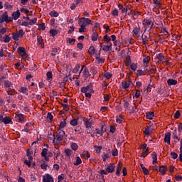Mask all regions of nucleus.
Here are the masks:
<instances>
[{
  "label": "nucleus",
  "instance_id": "f257e3e1",
  "mask_svg": "<svg viewBox=\"0 0 182 182\" xmlns=\"http://www.w3.org/2000/svg\"><path fill=\"white\" fill-rule=\"evenodd\" d=\"M65 134V131L58 129V130L55 132V134H53L52 143L54 144L60 145L62 144L61 141H63Z\"/></svg>",
  "mask_w": 182,
  "mask_h": 182
},
{
  "label": "nucleus",
  "instance_id": "f03ea898",
  "mask_svg": "<svg viewBox=\"0 0 182 182\" xmlns=\"http://www.w3.org/2000/svg\"><path fill=\"white\" fill-rule=\"evenodd\" d=\"M79 23L86 28L87 26L92 24V21L89 18L81 17L78 21Z\"/></svg>",
  "mask_w": 182,
  "mask_h": 182
},
{
  "label": "nucleus",
  "instance_id": "7ed1b4c3",
  "mask_svg": "<svg viewBox=\"0 0 182 182\" xmlns=\"http://www.w3.org/2000/svg\"><path fill=\"white\" fill-rule=\"evenodd\" d=\"M87 92L90 93H94L93 85L92 83L89 84V85L86 87H81V92L86 93Z\"/></svg>",
  "mask_w": 182,
  "mask_h": 182
},
{
  "label": "nucleus",
  "instance_id": "20e7f679",
  "mask_svg": "<svg viewBox=\"0 0 182 182\" xmlns=\"http://www.w3.org/2000/svg\"><path fill=\"white\" fill-rule=\"evenodd\" d=\"M152 23H154V22L151 21V18H144V21H143V26L145 28V30H144V33L145 31H146V30L148 28V26H151Z\"/></svg>",
  "mask_w": 182,
  "mask_h": 182
},
{
  "label": "nucleus",
  "instance_id": "39448f33",
  "mask_svg": "<svg viewBox=\"0 0 182 182\" xmlns=\"http://www.w3.org/2000/svg\"><path fill=\"white\" fill-rule=\"evenodd\" d=\"M94 124V121L92 119H87L84 121V125L86 128H92Z\"/></svg>",
  "mask_w": 182,
  "mask_h": 182
},
{
  "label": "nucleus",
  "instance_id": "423d86ee",
  "mask_svg": "<svg viewBox=\"0 0 182 182\" xmlns=\"http://www.w3.org/2000/svg\"><path fill=\"white\" fill-rule=\"evenodd\" d=\"M14 119L16 122H18L19 123H23V122H24L25 119H24V114H16L14 117Z\"/></svg>",
  "mask_w": 182,
  "mask_h": 182
},
{
  "label": "nucleus",
  "instance_id": "0eeeda50",
  "mask_svg": "<svg viewBox=\"0 0 182 182\" xmlns=\"http://www.w3.org/2000/svg\"><path fill=\"white\" fill-rule=\"evenodd\" d=\"M114 164H109L106 168L107 171L108 172V173H112L114 172Z\"/></svg>",
  "mask_w": 182,
  "mask_h": 182
},
{
  "label": "nucleus",
  "instance_id": "6e6552de",
  "mask_svg": "<svg viewBox=\"0 0 182 182\" xmlns=\"http://www.w3.org/2000/svg\"><path fill=\"white\" fill-rule=\"evenodd\" d=\"M43 182H54V179L49 175V173H47L43 177Z\"/></svg>",
  "mask_w": 182,
  "mask_h": 182
},
{
  "label": "nucleus",
  "instance_id": "1a4fd4ad",
  "mask_svg": "<svg viewBox=\"0 0 182 182\" xmlns=\"http://www.w3.org/2000/svg\"><path fill=\"white\" fill-rule=\"evenodd\" d=\"M154 129L151 127V125H148L147 127L145 129L144 133L145 135L149 136L152 132H153Z\"/></svg>",
  "mask_w": 182,
  "mask_h": 182
},
{
  "label": "nucleus",
  "instance_id": "9d476101",
  "mask_svg": "<svg viewBox=\"0 0 182 182\" xmlns=\"http://www.w3.org/2000/svg\"><path fill=\"white\" fill-rule=\"evenodd\" d=\"M171 132H167L166 134H165L164 136V142L167 143L168 145L171 144Z\"/></svg>",
  "mask_w": 182,
  "mask_h": 182
},
{
  "label": "nucleus",
  "instance_id": "9b49d317",
  "mask_svg": "<svg viewBox=\"0 0 182 182\" xmlns=\"http://www.w3.org/2000/svg\"><path fill=\"white\" fill-rule=\"evenodd\" d=\"M2 123H4L5 124H12L13 122H12V120L11 119V118L9 117L6 116V117H4V118L3 117Z\"/></svg>",
  "mask_w": 182,
  "mask_h": 182
},
{
  "label": "nucleus",
  "instance_id": "f8f14e48",
  "mask_svg": "<svg viewBox=\"0 0 182 182\" xmlns=\"http://www.w3.org/2000/svg\"><path fill=\"white\" fill-rule=\"evenodd\" d=\"M7 18H8V14L7 12H5L0 17V23H2L4 22L7 23Z\"/></svg>",
  "mask_w": 182,
  "mask_h": 182
},
{
  "label": "nucleus",
  "instance_id": "ddd939ff",
  "mask_svg": "<svg viewBox=\"0 0 182 182\" xmlns=\"http://www.w3.org/2000/svg\"><path fill=\"white\" fill-rule=\"evenodd\" d=\"M17 51L21 56H25L26 55V50L24 47H18Z\"/></svg>",
  "mask_w": 182,
  "mask_h": 182
},
{
  "label": "nucleus",
  "instance_id": "4468645a",
  "mask_svg": "<svg viewBox=\"0 0 182 182\" xmlns=\"http://www.w3.org/2000/svg\"><path fill=\"white\" fill-rule=\"evenodd\" d=\"M6 92L9 95H14L16 93V91L14 87L6 89Z\"/></svg>",
  "mask_w": 182,
  "mask_h": 182
},
{
  "label": "nucleus",
  "instance_id": "2eb2a0df",
  "mask_svg": "<svg viewBox=\"0 0 182 182\" xmlns=\"http://www.w3.org/2000/svg\"><path fill=\"white\" fill-rule=\"evenodd\" d=\"M167 83L168 86L176 85L178 84V80L173 79H168Z\"/></svg>",
  "mask_w": 182,
  "mask_h": 182
},
{
  "label": "nucleus",
  "instance_id": "dca6fc26",
  "mask_svg": "<svg viewBox=\"0 0 182 182\" xmlns=\"http://www.w3.org/2000/svg\"><path fill=\"white\" fill-rule=\"evenodd\" d=\"M159 171L161 173L162 176L166 175V172L167 171V166L165 165L160 166Z\"/></svg>",
  "mask_w": 182,
  "mask_h": 182
},
{
  "label": "nucleus",
  "instance_id": "f3484780",
  "mask_svg": "<svg viewBox=\"0 0 182 182\" xmlns=\"http://www.w3.org/2000/svg\"><path fill=\"white\" fill-rule=\"evenodd\" d=\"M82 74H83V76L85 77V78H88L91 76L90 73V71L87 68V67H85V69L82 72Z\"/></svg>",
  "mask_w": 182,
  "mask_h": 182
},
{
  "label": "nucleus",
  "instance_id": "a211bd4d",
  "mask_svg": "<svg viewBox=\"0 0 182 182\" xmlns=\"http://www.w3.org/2000/svg\"><path fill=\"white\" fill-rule=\"evenodd\" d=\"M20 16H21V13L19 11V10H17L16 12H14L12 14V17L15 21L18 20V18L20 17Z\"/></svg>",
  "mask_w": 182,
  "mask_h": 182
},
{
  "label": "nucleus",
  "instance_id": "6ab92c4d",
  "mask_svg": "<svg viewBox=\"0 0 182 182\" xmlns=\"http://www.w3.org/2000/svg\"><path fill=\"white\" fill-rule=\"evenodd\" d=\"M151 156H152V159H153L152 164L155 165L157 163V161H158L157 154L155 151H154L151 154Z\"/></svg>",
  "mask_w": 182,
  "mask_h": 182
},
{
  "label": "nucleus",
  "instance_id": "aec40b11",
  "mask_svg": "<svg viewBox=\"0 0 182 182\" xmlns=\"http://www.w3.org/2000/svg\"><path fill=\"white\" fill-rule=\"evenodd\" d=\"M122 164L121 162L118 163V166H117V170L116 172V175L117 176H120L121 171H122Z\"/></svg>",
  "mask_w": 182,
  "mask_h": 182
},
{
  "label": "nucleus",
  "instance_id": "412c9836",
  "mask_svg": "<svg viewBox=\"0 0 182 182\" xmlns=\"http://www.w3.org/2000/svg\"><path fill=\"white\" fill-rule=\"evenodd\" d=\"M154 8L156 9H161V2L159 1V0H154Z\"/></svg>",
  "mask_w": 182,
  "mask_h": 182
},
{
  "label": "nucleus",
  "instance_id": "4be33fe9",
  "mask_svg": "<svg viewBox=\"0 0 182 182\" xmlns=\"http://www.w3.org/2000/svg\"><path fill=\"white\" fill-rule=\"evenodd\" d=\"M172 137L173 139H177L178 141L181 140V138H178V132H177V129H174L172 132Z\"/></svg>",
  "mask_w": 182,
  "mask_h": 182
},
{
  "label": "nucleus",
  "instance_id": "5701e85b",
  "mask_svg": "<svg viewBox=\"0 0 182 182\" xmlns=\"http://www.w3.org/2000/svg\"><path fill=\"white\" fill-rule=\"evenodd\" d=\"M156 59H158L161 62H164V60H166V58H165L164 54H162V53L157 54Z\"/></svg>",
  "mask_w": 182,
  "mask_h": 182
},
{
  "label": "nucleus",
  "instance_id": "b1692460",
  "mask_svg": "<svg viewBox=\"0 0 182 182\" xmlns=\"http://www.w3.org/2000/svg\"><path fill=\"white\" fill-rule=\"evenodd\" d=\"M99 38V34L96 32L92 33V41L96 42Z\"/></svg>",
  "mask_w": 182,
  "mask_h": 182
},
{
  "label": "nucleus",
  "instance_id": "393cba45",
  "mask_svg": "<svg viewBox=\"0 0 182 182\" xmlns=\"http://www.w3.org/2000/svg\"><path fill=\"white\" fill-rule=\"evenodd\" d=\"M112 44H111V46H104V47L102 48V50L105 52H109L112 50Z\"/></svg>",
  "mask_w": 182,
  "mask_h": 182
},
{
  "label": "nucleus",
  "instance_id": "a878e982",
  "mask_svg": "<svg viewBox=\"0 0 182 182\" xmlns=\"http://www.w3.org/2000/svg\"><path fill=\"white\" fill-rule=\"evenodd\" d=\"M140 26H139L138 27H135L134 29H133L132 33L135 36H137L140 32Z\"/></svg>",
  "mask_w": 182,
  "mask_h": 182
},
{
  "label": "nucleus",
  "instance_id": "bb28decb",
  "mask_svg": "<svg viewBox=\"0 0 182 182\" xmlns=\"http://www.w3.org/2000/svg\"><path fill=\"white\" fill-rule=\"evenodd\" d=\"M149 151V148L144 149L143 151H142V154H141V156L145 158L146 156H148Z\"/></svg>",
  "mask_w": 182,
  "mask_h": 182
},
{
  "label": "nucleus",
  "instance_id": "cd10ccee",
  "mask_svg": "<svg viewBox=\"0 0 182 182\" xmlns=\"http://www.w3.org/2000/svg\"><path fill=\"white\" fill-rule=\"evenodd\" d=\"M82 157L85 159H88L89 158H90V154L88 151H83L82 153Z\"/></svg>",
  "mask_w": 182,
  "mask_h": 182
},
{
  "label": "nucleus",
  "instance_id": "c85d7f7f",
  "mask_svg": "<svg viewBox=\"0 0 182 182\" xmlns=\"http://www.w3.org/2000/svg\"><path fill=\"white\" fill-rule=\"evenodd\" d=\"M4 86L8 89L11 88L13 87L12 82L9 80H6V81H4Z\"/></svg>",
  "mask_w": 182,
  "mask_h": 182
},
{
  "label": "nucleus",
  "instance_id": "c756f323",
  "mask_svg": "<svg viewBox=\"0 0 182 182\" xmlns=\"http://www.w3.org/2000/svg\"><path fill=\"white\" fill-rule=\"evenodd\" d=\"M67 80H66V78H64L63 82H59V87L62 89H65V85H66Z\"/></svg>",
  "mask_w": 182,
  "mask_h": 182
},
{
  "label": "nucleus",
  "instance_id": "7c9ffc66",
  "mask_svg": "<svg viewBox=\"0 0 182 182\" xmlns=\"http://www.w3.org/2000/svg\"><path fill=\"white\" fill-rule=\"evenodd\" d=\"M129 11H130L129 6H126L125 8H124V7L122 8V9L121 10V12L122 14H125V15H127V12Z\"/></svg>",
  "mask_w": 182,
  "mask_h": 182
},
{
  "label": "nucleus",
  "instance_id": "2f4dec72",
  "mask_svg": "<svg viewBox=\"0 0 182 182\" xmlns=\"http://www.w3.org/2000/svg\"><path fill=\"white\" fill-rule=\"evenodd\" d=\"M50 34L52 37H55L58 34V31L57 30H55V29H51L50 31Z\"/></svg>",
  "mask_w": 182,
  "mask_h": 182
},
{
  "label": "nucleus",
  "instance_id": "473e14b6",
  "mask_svg": "<svg viewBox=\"0 0 182 182\" xmlns=\"http://www.w3.org/2000/svg\"><path fill=\"white\" fill-rule=\"evenodd\" d=\"M49 14L51 17L54 18H58L59 16V14L55 11V10H53Z\"/></svg>",
  "mask_w": 182,
  "mask_h": 182
},
{
  "label": "nucleus",
  "instance_id": "72a5a7b5",
  "mask_svg": "<svg viewBox=\"0 0 182 182\" xmlns=\"http://www.w3.org/2000/svg\"><path fill=\"white\" fill-rule=\"evenodd\" d=\"M122 86L123 87V88L127 89L130 87V83H128V82L127 81H122Z\"/></svg>",
  "mask_w": 182,
  "mask_h": 182
},
{
  "label": "nucleus",
  "instance_id": "f704fd0d",
  "mask_svg": "<svg viewBox=\"0 0 182 182\" xmlns=\"http://www.w3.org/2000/svg\"><path fill=\"white\" fill-rule=\"evenodd\" d=\"M112 76L113 75L110 73L105 72L103 73V77H106L107 79H110L112 77Z\"/></svg>",
  "mask_w": 182,
  "mask_h": 182
},
{
  "label": "nucleus",
  "instance_id": "c9c22d12",
  "mask_svg": "<svg viewBox=\"0 0 182 182\" xmlns=\"http://www.w3.org/2000/svg\"><path fill=\"white\" fill-rule=\"evenodd\" d=\"M82 164V159L80 158V156H76V161L74 162L75 166H78Z\"/></svg>",
  "mask_w": 182,
  "mask_h": 182
},
{
  "label": "nucleus",
  "instance_id": "e433bc0d",
  "mask_svg": "<svg viewBox=\"0 0 182 182\" xmlns=\"http://www.w3.org/2000/svg\"><path fill=\"white\" fill-rule=\"evenodd\" d=\"M80 68V65L79 64L75 65L74 69H73V73L77 74Z\"/></svg>",
  "mask_w": 182,
  "mask_h": 182
},
{
  "label": "nucleus",
  "instance_id": "4c0bfd02",
  "mask_svg": "<svg viewBox=\"0 0 182 182\" xmlns=\"http://www.w3.org/2000/svg\"><path fill=\"white\" fill-rule=\"evenodd\" d=\"M154 116V114L153 112H147L146 114V117L149 119H152Z\"/></svg>",
  "mask_w": 182,
  "mask_h": 182
},
{
  "label": "nucleus",
  "instance_id": "58836bf2",
  "mask_svg": "<svg viewBox=\"0 0 182 182\" xmlns=\"http://www.w3.org/2000/svg\"><path fill=\"white\" fill-rule=\"evenodd\" d=\"M20 92H21V93H23V94L26 95H28V90L27 87H22L21 88Z\"/></svg>",
  "mask_w": 182,
  "mask_h": 182
},
{
  "label": "nucleus",
  "instance_id": "ea45409f",
  "mask_svg": "<svg viewBox=\"0 0 182 182\" xmlns=\"http://www.w3.org/2000/svg\"><path fill=\"white\" fill-rule=\"evenodd\" d=\"M103 41L109 43L112 41V39L109 37H108V36H104Z\"/></svg>",
  "mask_w": 182,
  "mask_h": 182
},
{
  "label": "nucleus",
  "instance_id": "a19ab883",
  "mask_svg": "<svg viewBox=\"0 0 182 182\" xmlns=\"http://www.w3.org/2000/svg\"><path fill=\"white\" fill-rule=\"evenodd\" d=\"M13 38L14 41H19V36H18V33H12Z\"/></svg>",
  "mask_w": 182,
  "mask_h": 182
},
{
  "label": "nucleus",
  "instance_id": "79ce46f5",
  "mask_svg": "<svg viewBox=\"0 0 182 182\" xmlns=\"http://www.w3.org/2000/svg\"><path fill=\"white\" fill-rule=\"evenodd\" d=\"M48 154V149L47 148H43V151L41 152V156L42 157H46Z\"/></svg>",
  "mask_w": 182,
  "mask_h": 182
},
{
  "label": "nucleus",
  "instance_id": "37998d69",
  "mask_svg": "<svg viewBox=\"0 0 182 182\" xmlns=\"http://www.w3.org/2000/svg\"><path fill=\"white\" fill-rule=\"evenodd\" d=\"M67 124V122L65 121V119L63 122H61L59 124V129L60 130H61V129L64 128Z\"/></svg>",
  "mask_w": 182,
  "mask_h": 182
},
{
  "label": "nucleus",
  "instance_id": "c03bdc74",
  "mask_svg": "<svg viewBox=\"0 0 182 182\" xmlns=\"http://www.w3.org/2000/svg\"><path fill=\"white\" fill-rule=\"evenodd\" d=\"M18 36L19 38H23V36L25 35V32L23 29H20L18 32L17 33Z\"/></svg>",
  "mask_w": 182,
  "mask_h": 182
},
{
  "label": "nucleus",
  "instance_id": "a18cd8bd",
  "mask_svg": "<svg viewBox=\"0 0 182 182\" xmlns=\"http://www.w3.org/2000/svg\"><path fill=\"white\" fill-rule=\"evenodd\" d=\"M170 156L173 159H176L178 156L177 153H175L174 151H171L170 153Z\"/></svg>",
  "mask_w": 182,
  "mask_h": 182
},
{
  "label": "nucleus",
  "instance_id": "49530a36",
  "mask_svg": "<svg viewBox=\"0 0 182 182\" xmlns=\"http://www.w3.org/2000/svg\"><path fill=\"white\" fill-rule=\"evenodd\" d=\"M58 53V48H53L52 50H51V55L55 56Z\"/></svg>",
  "mask_w": 182,
  "mask_h": 182
},
{
  "label": "nucleus",
  "instance_id": "de8ad7c7",
  "mask_svg": "<svg viewBox=\"0 0 182 182\" xmlns=\"http://www.w3.org/2000/svg\"><path fill=\"white\" fill-rule=\"evenodd\" d=\"M130 69L132 70L133 71H136L137 70V64L136 63L131 64Z\"/></svg>",
  "mask_w": 182,
  "mask_h": 182
},
{
  "label": "nucleus",
  "instance_id": "09e8293b",
  "mask_svg": "<svg viewBox=\"0 0 182 182\" xmlns=\"http://www.w3.org/2000/svg\"><path fill=\"white\" fill-rule=\"evenodd\" d=\"M181 116V113L180 111H176V113L173 114L175 119H178Z\"/></svg>",
  "mask_w": 182,
  "mask_h": 182
},
{
  "label": "nucleus",
  "instance_id": "8fccbe9b",
  "mask_svg": "<svg viewBox=\"0 0 182 182\" xmlns=\"http://www.w3.org/2000/svg\"><path fill=\"white\" fill-rule=\"evenodd\" d=\"M66 42L70 43V44H72L73 43H75L76 42V40L74 39V38H66Z\"/></svg>",
  "mask_w": 182,
  "mask_h": 182
},
{
  "label": "nucleus",
  "instance_id": "3c124183",
  "mask_svg": "<svg viewBox=\"0 0 182 182\" xmlns=\"http://www.w3.org/2000/svg\"><path fill=\"white\" fill-rule=\"evenodd\" d=\"M70 124L72 125V126H77V124H78V122L77 121V119H73Z\"/></svg>",
  "mask_w": 182,
  "mask_h": 182
},
{
  "label": "nucleus",
  "instance_id": "603ef678",
  "mask_svg": "<svg viewBox=\"0 0 182 182\" xmlns=\"http://www.w3.org/2000/svg\"><path fill=\"white\" fill-rule=\"evenodd\" d=\"M46 76H47V80H49L50 79L53 78V73L51 71H49L46 73Z\"/></svg>",
  "mask_w": 182,
  "mask_h": 182
},
{
  "label": "nucleus",
  "instance_id": "864d4df0",
  "mask_svg": "<svg viewBox=\"0 0 182 182\" xmlns=\"http://www.w3.org/2000/svg\"><path fill=\"white\" fill-rule=\"evenodd\" d=\"M111 14L113 16H119V11L117 9H114L112 10Z\"/></svg>",
  "mask_w": 182,
  "mask_h": 182
},
{
  "label": "nucleus",
  "instance_id": "5fc2aeb1",
  "mask_svg": "<svg viewBox=\"0 0 182 182\" xmlns=\"http://www.w3.org/2000/svg\"><path fill=\"white\" fill-rule=\"evenodd\" d=\"M72 151H71V149H65V155L67 156H70V154H72Z\"/></svg>",
  "mask_w": 182,
  "mask_h": 182
},
{
  "label": "nucleus",
  "instance_id": "6e6d98bb",
  "mask_svg": "<svg viewBox=\"0 0 182 182\" xmlns=\"http://www.w3.org/2000/svg\"><path fill=\"white\" fill-rule=\"evenodd\" d=\"M95 53V48H94L93 46L90 47V48H89V53H90V55H94Z\"/></svg>",
  "mask_w": 182,
  "mask_h": 182
},
{
  "label": "nucleus",
  "instance_id": "4d7b16f0",
  "mask_svg": "<svg viewBox=\"0 0 182 182\" xmlns=\"http://www.w3.org/2000/svg\"><path fill=\"white\" fill-rule=\"evenodd\" d=\"M112 156L115 157V156H118V151L117 149H114L112 150Z\"/></svg>",
  "mask_w": 182,
  "mask_h": 182
},
{
  "label": "nucleus",
  "instance_id": "13d9d810",
  "mask_svg": "<svg viewBox=\"0 0 182 182\" xmlns=\"http://www.w3.org/2000/svg\"><path fill=\"white\" fill-rule=\"evenodd\" d=\"M142 172L144 173V175L147 176L149 174V171L145 168V167H143L142 168Z\"/></svg>",
  "mask_w": 182,
  "mask_h": 182
},
{
  "label": "nucleus",
  "instance_id": "bf43d9fd",
  "mask_svg": "<svg viewBox=\"0 0 182 182\" xmlns=\"http://www.w3.org/2000/svg\"><path fill=\"white\" fill-rule=\"evenodd\" d=\"M4 43H9L11 42V38L9 37V36H5V39H4Z\"/></svg>",
  "mask_w": 182,
  "mask_h": 182
},
{
  "label": "nucleus",
  "instance_id": "052dcab7",
  "mask_svg": "<svg viewBox=\"0 0 182 182\" xmlns=\"http://www.w3.org/2000/svg\"><path fill=\"white\" fill-rule=\"evenodd\" d=\"M150 60H151V58L148 56L143 59V63L147 64L149 63Z\"/></svg>",
  "mask_w": 182,
  "mask_h": 182
},
{
  "label": "nucleus",
  "instance_id": "680f3d73",
  "mask_svg": "<svg viewBox=\"0 0 182 182\" xmlns=\"http://www.w3.org/2000/svg\"><path fill=\"white\" fill-rule=\"evenodd\" d=\"M29 25L33 26L35 25V23H37V18H35L33 20H29Z\"/></svg>",
  "mask_w": 182,
  "mask_h": 182
},
{
  "label": "nucleus",
  "instance_id": "e2e57ef3",
  "mask_svg": "<svg viewBox=\"0 0 182 182\" xmlns=\"http://www.w3.org/2000/svg\"><path fill=\"white\" fill-rule=\"evenodd\" d=\"M27 154H26V156H32L33 154V151H31L30 149H28L27 151H26Z\"/></svg>",
  "mask_w": 182,
  "mask_h": 182
},
{
  "label": "nucleus",
  "instance_id": "0e129e2a",
  "mask_svg": "<svg viewBox=\"0 0 182 182\" xmlns=\"http://www.w3.org/2000/svg\"><path fill=\"white\" fill-rule=\"evenodd\" d=\"M71 148L73 151H77V148H78V146L77 145L76 143H73L72 145H71Z\"/></svg>",
  "mask_w": 182,
  "mask_h": 182
},
{
  "label": "nucleus",
  "instance_id": "69168bd1",
  "mask_svg": "<svg viewBox=\"0 0 182 182\" xmlns=\"http://www.w3.org/2000/svg\"><path fill=\"white\" fill-rule=\"evenodd\" d=\"M79 26H80V28L79 29V32L82 33V32H85V30L86 28H85L84 26H82V24L79 23Z\"/></svg>",
  "mask_w": 182,
  "mask_h": 182
},
{
  "label": "nucleus",
  "instance_id": "338daca9",
  "mask_svg": "<svg viewBox=\"0 0 182 182\" xmlns=\"http://www.w3.org/2000/svg\"><path fill=\"white\" fill-rule=\"evenodd\" d=\"M97 60L98 64L104 63L105 62V59L103 58H99L97 59Z\"/></svg>",
  "mask_w": 182,
  "mask_h": 182
},
{
  "label": "nucleus",
  "instance_id": "774afa93",
  "mask_svg": "<svg viewBox=\"0 0 182 182\" xmlns=\"http://www.w3.org/2000/svg\"><path fill=\"white\" fill-rule=\"evenodd\" d=\"M109 157V155L108 154H105L104 155H102V161H106L107 159H108Z\"/></svg>",
  "mask_w": 182,
  "mask_h": 182
}]
</instances>
